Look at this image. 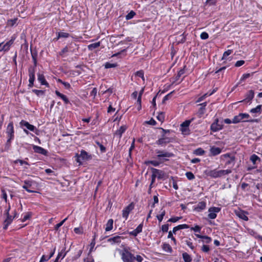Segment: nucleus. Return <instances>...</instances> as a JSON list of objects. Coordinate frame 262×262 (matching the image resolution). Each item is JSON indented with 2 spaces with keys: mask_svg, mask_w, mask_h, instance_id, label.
<instances>
[{
  "mask_svg": "<svg viewBox=\"0 0 262 262\" xmlns=\"http://www.w3.org/2000/svg\"><path fill=\"white\" fill-rule=\"evenodd\" d=\"M16 215V214H15ZM15 215L12 217L11 215H7L6 219L4 221V227L3 228L5 230H6L8 227V226L12 223L13 219L15 217Z\"/></svg>",
  "mask_w": 262,
  "mask_h": 262,
  "instance_id": "obj_15",
  "label": "nucleus"
},
{
  "mask_svg": "<svg viewBox=\"0 0 262 262\" xmlns=\"http://www.w3.org/2000/svg\"><path fill=\"white\" fill-rule=\"evenodd\" d=\"M187 178L189 180H192L193 179H194L195 177L194 176V174H193L192 172H187L185 174Z\"/></svg>",
  "mask_w": 262,
  "mask_h": 262,
  "instance_id": "obj_46",
  "label": "nucleus"
},
{
  "mask_svg": "<svg viewBox=\"0 0 262 262\" xmlns=\"http://www.w3.org/2000/svg\"><path fill=\"white\" fill-rule=\"evenodd\" d=\"M50 259V257H48V256H45V255H43L40 260L39 262H44L45 261H48Z\"/></svg>",
  "mask_w": 262,
  "mask_h": 262,
  "instance_id": "obj_63",
  "label": "nucleus"
},
{
  "mask_svg": "<svg viewBox=\"0 0 262 262\" xmlns=\"http://www.w3.org/2000/svg\"><path fill=\"white\" fill-rule=\"evenodd\" d=\"M100 46V42H97L95 43H91L88 46V48L89 50L92 51L94 49L98 48Z\"/></svg>",
  "mask_w": 262,
  "mask_h": 262,
  "instance_id": "obj_32",
  "label": "nucleus"
},
{
  "mask_svg": "<svg viewBox=\"0 0 262 262\" xmlns=\"http://www.w3.org/2000/svg\"><path fill=\"white\" fill-rule=\"evenodd\" d=\"M146 123L151 125H155L156 124V121L151 118L150 120L146 121Z\"/></svg>",
  "mask_w": 262,
  "mask_h": 262,
  "instance_id": "obj_64",
  "label": "nucleus"
},
{
  "mask_svg": "<svg viewBox=\"0 0 262 262\" xmlns=\"http://www.w3.org/2000/svg\"><path fill=\"white\" fill-rule=\"evenodd\" d=\"M114 221L113 219H109L105 225V230L106 231H111L113 227Z\"/></svg>",
  "mask_w": 262,
  "mask_h": 262,
  "instance_id": "obj_26",
  "label": "nucleus"
},
{
  "mask_svg": "<svg viewBox=\"0 0 262 262\" xmlns=\"http://www.w3.org/2000/svg\"><path fill=\"white\" fill-rule=\"evenodd\" d=\"M136 75L137 76H139L141 78H142V79L144 80V73L143 72V71H137L136 73Z\"/></svg>",
  "mask_w": 262,
  "mask_h": 262,
  "instance_id": "obj_57",
  "label": "nucleus"
},
{
  "mask_svg": "<svg viewBox=\"0 0 262 262\" xmlns=\"http://www.w3.org/2000/svg\"><path fill=\"white\" fill-rule=\"evenodd\" d=\"M171 141V139L168 137H165L164 135L163 137L158 140L156 143L159 145L162 146H165L167 143H170Z\"/></svg>",
  "mask_w": 262,
  "mask_h": 262,
  "instance_id": "obj_10",
  "label": "nucleus"
},
{
  "mask_svg": "<svg viewBox=\"0 0 262 262\" xmlns=\"http://www.w3.org/2000/svg\"><path fill=\"white\" fill-rule=\"evenodd\" d=\"M145 163L146 164H151L155 166H158L160 164V163L158 161H155V160L148 161L145 162Z\"/></svg>",
  "mask_w": 262,
  "mask_h": 262,
  "instance_id": "obj_49",
  "label": "nucleus"
},
{
  "mask_svg": "<svg viewBox=\"0 0 262 262\" xmlns=\"http://www.w3.org/2000/svg\"><path fill=\"white\" fill-rule=\"evenodd\" d=\"M35 69L36 67H30L28 69L29 77L28 86L29 88H32L34 85V82L35 80Z\"/></svg>",
  "mask_w": 262,
  "mask_h": 262,
  "instance_id": "obj_4",
  "label": "nucleus"
},
{
  "mask_svg": "<svg viewBox=\"0 0 262 262\" xmlns=\"http://www.w3.org/2000/svg\"><path fill=\"white\" fill-rule=\"evenodd\" d=\"M247 213L243 210H239L236 212V215L240 219L247 221L248 220V217L247 216Z\"/></svg>",
  "mask_w": 262,
  "mask_h": 262,
  "instance_id": "obj_20",
  "label": "nucleus"
},
{
  "mask_svg": "<svg viewBox=\"0 0 262 262\" xmlns=\"http://www.w3.org/2000/svg\"><path fill=\"white\" fill-rule=\"evenodd\" d=\"M184 69H181L178 73L177 75L174 77V80L173 81V83L177 82L180 77L184 74Z\"/></svg>",
  "mask_w": 262,
  "mask_h": 262,
  "instance_id": "obj_34",
  "label": "nucleus"
},
{
  "mask_svg": "<svg viewBox=\"0 0 262 262\" xmlns=\"http://www.w3.org/2000/svg\"><path fill=\"white\" fill-rule=\"evenodd\" d=\"M151 170L153 174H154L155 177H157L158 179H162L164 178L165 173L163 171L154 168H152Z\"/></svg>",
  "mask_w": 262,
  "mask_h": 262,
  "instance_id": "obj_12",
  "label": "nucleus"
},
{
  "mask_svg": "<svg viewBox=\"0 0 262 262\" xmlns=\"http://www.w3.org/2000/svg\"><path fill=\"white\" fill-rule=\"evenodd\" d=\"M201 227L198 225H195L194 227H191V230L194 231L195 232H200Z\"/></svg>",
  "mask_w": 262,
  "mask_h": 262,
  "instance_id": "obj_52",
  "label": "nucleus"
},
{
  "mask_svg": "<svg viewBox=\"0 0 262 262\" xmlns=\"http://www.w3.org/2000/svg\"><path fill=\"white\" fill-rule=\"evenodd\" d=\"M56 34H58V37L60 38H68L70 36V34L66 32H56Z\"/></svg>",
  "mask_w": 262,
  "mask_h": 262,
  "instance_id": "obj_40",
  "label": "nucleus"
},
{
  "mask_svg": "<svg viewBox=\"0 0 262 262\" xmlns=\"http://www.w3.org/2000/svg\"><path fill=\"white\" fill-rule=\"evenodd\" d=\"M67 220V217L65 218L63 220L60 222L59 223L56 224L54 227L55 230H58V229L63 224L65 221Z\"/></svg>",
  "mask_w": 262,
  "mask_h": 262,
  "instance_id": "obj_48",
  "label": "nucleus"
},
{
  "mask_svg": "<svg viewBox=\"0 0 262 262\" xmlns=\"http://www.w3.org/2000/svg\"><path fill=\"white\" fill-rule=\"evenodd\" d=\"M20 125L21 126L26 127L28 129L32 132H34L36 129V127L34 125L30 124L27 121H26L23 120L20 121Z\"/></svg>",
  "mask_w": 262,
  "mask_h": 262,
  "instance_id": "obj_14",
  "label": "nucleus"
},
{
  "mask_svg": "<svg viewBox=\"0 0 262 262\" xmlns=\"http://www.w3.org/2000/svg\"><path fill=\"white\" fill-rule=\"evenodd\" d=\"M17 19H18L17 18L9 19L8 20L7 25L9 26L12 27L16 24Z\"/></svg>",
  "mask_w": 262,
  "mask_h": 262,
  "instance_id": "obj_42",
  "label": "nucleus"
},
{
  "mask_svg": "<svg viewBox=\"0 0 262 262\" xmlns=\"http://www.w3.org/2000/svg\"><path fill=\"white\" fill-rule=\"evenodd\" d=\"M33 149L36 153L40 154L43 155H46L47 154V151L46 149L37 145H33Z\"/></svg>",
  "mask_w": 262,
  "mask_h": 262,
  "instance_id": "obj_19",
  "label": "nucleus"
},
{
  "mask_svg": "<svg viewBox=\"0 0 262 262\" xmlns=\"http://www.w3.org/2000/svg\"><path fill=\"white\" fill-rule=\"evenodd\" d=\"M121 259L123 262H134L136 260L137 262H142L143 260L142 257L139 255L134 256L129 251V248H124L120 252Z\"/></svg>",
  "mask_w": 262,
  "mask_h": 262,
  "instance_id": "obj_1",
  "label": "nucleus"
},
{
  "mask_svg": "<svg viewBox=\"0 0 262 262\" xmlns=\"http://www.w3.org/2000/svg\"><path fill=\"white\" fill-rule=\"evenodd\" d=\"M195 236L199 238L203 239V242L206 244L210 243L211 242V238L206 235H201L200 234H195Z\"/></svg>",
  "mask_w": 262,
  "mask_h": 262,
  "instance_id": "obj_24",
  "label": "nucleus"
},
{
  "mask_svg": "<svg viewBox=\"0 0 262 262\" xmlns=\"http://www.w3.org/2000/svg\"><path fill=\"white\" fill-rule=\"evenodd\" d=\"M134 205L133 203L129 204L127 206H126L125 208L122 210V216L125 220H127L128 215L130 211L134 209Z\"/></svg>",
  "mask_w": 262,
  "mask_h": 262,
  "instance_id": "obj_8",
  "label": "nucleus"
},
{
  "mask_svg": "<svg viewBox=\"0 0 262 262\" xmlns=\"http://www.w3.org/2000/svg\"><path fill=\"white\" fill-rule=\"evenodd\" d=\"M162 249L165 252L171 253L172 248L169 244L164 243L162 245Z\"/></svg>",
  "mask_w": 262,
  "mask_h": 262,
  "instance_id": "obj_29",
  "label": "nucleus"
},
{
  "mask_svg": "<svg viewBox=\"0 0 262 262\" xmlns=\"http://www.w3.org/2000/svg\"><path fill=\"white\" fill-rule=\"evenodd\" d=\"M116 67V64L114 63H111L109 62H107L105 64V68L106 69L114 68Z\"/></svg>",
  "mask_w": 262,
  "mask_h": 262,
  "instance_id": "obj_59",
  "label": "nucleus"
},
{
  "mask_svg": "<svg viewBox=\"0 0 262 262\" xmlns=\"http://www.w3.org/2000/svg\"><path fill=\"white\" fill-rule=\"evenodd\" d=\"M202 250L204 252H206V253H207L210 250V248H209V246L208 245H204L202 247Z\"/></svg>",
  "mask_w": 262,
  "mask_h": 262,
  "instance_id": "obj_56",
  "label": "nucleus"
},
{
  "mask_svg": "<svg viewBox=\"0 0 262 262\" xmlns=\"http://www.w3.org/2000/svg\"><path fill=\"white\" fill-rule=\"evenodd\" d=\"M222 157H223L225 158H229V159L226 162V165H228L230 164H232V165H234L235 157L234 156L230 157L229 154H226L222 155Z\"/></svg>",
  "mask_w": 262,
  "mask_h": 262,
  "instance_id": "obj_16",
  "label": "nucleus"
},
{
  "mask_svg": "<svg viewBox=\"0 0 262 262\" xmlns=\"http://www.w3.org/2000/svg\"><path fill=\"white\" fill-rule=\"evenodd\" d=\"M261 105H258L255 108H252L250 112L251 113H260L261 110Z\"/></svg>",
  "mask_w": 262,
  "mask_h": 262,
  "instance_id": "obj_38",
  "label": "nucleus"
},
{
  "mask_svg": "<svg viewBox=\"0 0 262 262\" xmlns=\"http://www.w3.org/2000/svg\"><path fill=\"white\" fill-rule=\"evenodd\" d=\"M168 227H169L168 224L163 225L161 227V229H162V231L163 232H167L168 230Z\"/></svg>",
  "mask_w": 262,
  "mask_h": 262,
  "instance_id": "obj_58",
  "label": "nucleus"
},
{
  "mask_svg": "<svg viewBox=\"0 0 262 262\" xmlns=\"http://www.w3.org/2000/svg\"><path fill=\"white\" fill-rule=\"evenodd\" d=\"M143 92V89H142L140 91L139 96L138 97L137 103L138 104V110H140L141 108V96L142 95Z\"/></svg>",
  "mask_w": 262,
  "mask_h": 262,
  "instance_id": "obj_36",
  "label": "nucleus"
},
{
  "mask_svg": "<svg viewBox=\"0 0 262 262\" xmlns=\"http://www.w3.org/2000/svg\"><path fill=\"white\" fill-rule=\"evenodd\" d=\"M219 119H216L214 122L211 125L210 129L212 131L215 132L221 130L223 128L222 125H220L218 123Z\"/></svg>",
  "mask_w": 262,
  "mask_h": 262,
  "instance_id": "obj_11",
  "label": "nucleus"
},
{
  "mask_svg": "<svg viewBox=\"0 0 262 262\" xmlns=\"http://www.w3.org/2000/svg\"><path fill=\"white\" fill-rule=\"evenodd\" d=\"M165 214V210L164 209H163V208H162L161 210V213L160 214L157 215V218L158 220V221H159V222H161L162 221Z\"/></svg>",
  "mask_w": 262,
  "mask_h": 262,
  "instance_id": "obj_37",
  "label": "nucleus"
},
{
  "mask_svg": "<svg viewBox=\"0 0 262 262\" xmlns=\"http://www.w3.org/2000/svg\"><path fill=\"white\" fill-rule=\"evenodd\" d=\"M84 262H94L92 255L89 253L88 257L84 259Z\"/></svg>",
  "mask_w": 262,
  "mask_h": 262,
  "instance_id": "obj_45",
  "label": "nucleus"
},
{
  "mask_svg": "<svg viewBox=\"0 0 262 262\" xmlns=\"http://www.w3.org/2000/svg\"><path fill=\"white\" fill-rule=\"evenodd\" d=\"M231 172L232 171L230 169L218 170L219 178L222 177L223 176L228 174Z\"/></svg>",
  "mask_w": 262,
  "mask_h": 262,
  "instance_id": "obj_27",
  "label": "nucleus"
},
{
  "mask_svg": "<svg viewBox=\"0 0 262 262\" xmlns=\"http://www.w3.org/2000/svg\"><path fill=\"white\" fill-rule=\"evenodd\" d=\"M232 52V50H228L227 51H225L224 54H223V57H222V59H226V58L229 56V55H230L231 54V53Z\"/></svg>",
  "mask_w": 262,
  "mask_h": 262,
  "instance_id": "obj_50",
  "label": "nucleus"
},
{
  "mask_svg": "<svg viewBox=\"0 0 262 262\" xmlns=\"http://www.w3.org/2000/svg\"><path fill=\"white\" fill-rule=\"evenodd\" d=\"M14 133L13 124L12 122H10L8 124L7 128V134Z\"/></svg>",
  "mask_w": 262,
  "mask_h": 262,
  "instance_id": "obj_35",
  "label": "nucleus"
},
{
  "mask_svg": "<svg viewBox=\"0 0 262 262\" xmlns=\"http://www.w3.org/2000/svg\"><path fill=\"white\" fill-rule=\"evenodd\" d=\"M142 227H143V224H140L136 229L135 230L137 232V233L139 234L142 231Z\"/></svg>",
  "mask_w": 262,
  "mask_h": 262,
  "instance_id": "obj_61",
  "label": "nucleus"
},
{
  "mask_svg": "<svg viewBox=\"0 0 262 262\" xmlns=\"http://www.w3.org/2000/svg\"><path fill=\"white\" fill-rule=\"evenodd\" d=\"M126 129V127L125 126H121L119 129H118L116 132V135H118L120 138L122 136V134L125 131Z\"/></svg>",
  "mask_w": 262,
  "mask_h": 262,
  "instance_id": "obj_33",
  "label": "nucleus"
},
{
  "mask_svg": "<svg viewBox=\"0 0 262 262\" xmlns=\"http://www.w3.org/2000/svg\"><path fill=\"white\" fill-rule=\"evenodd\" d=\"M96 143L99 147L100 149L101 152H104L105 151L106 148L102 144H101L100 142H99L98 141L96 142Z\"/></svg>",
  "mask_w": 262,
  "mask_h": 262,
  "instance_id": "obj_53",
  "label": "nucleus"
},
{
  "mask_svg": "<svg viewBox=\"0 0 262 262\" xmlns=\"http://www.w3.org/2000/svg\"><path fill=\"white\" fill-rule=\"evenodd\" d=\"M206 208V203L205 202L202 201L198 203L196 209L198 211H201L205 209Z\"/></svg>",
  "mask_w": 262,
  "mask_h": 262,
  "instance_id": "obj_30",
  "label": "nucleus"
},
{
  "mask_svg": "<svg viewBox=\"0 0 262 262\" xmlns=\"http://www.w3.org/2000/svg\"><path fill=\"white\" fill-rule=\"evenodd\" d=\"M37 79L41 85H45L48 87L49 86V83L46 80L45 76L42 74H37Z\"/></svg>",
  "mask_w": 262,
  "mask_h": 262,
  "instance_id": "obj_21",
  "label": "nucleus"
},
{
  "mask_svg": "<svg viewBox=\"0 0 262 262\" xmlns=\"http://www.w3.org/2000/svg\"><path fill=\"white\" fill-rule=\"evenodd\" d=\"M191 120H186L181 125V130L183 134L187 135L189 134V126L191 123Z\"/></svg>",
  "mask_w": 262,
  "mask_h": 262,
  "instance_id": "obj_6",
  "label": "nucleus"
},
{
  "mask_svg": "<svg viewBox=\"0 0 262 262\" xmlns=\"http://www.w3.org/2000/svg\"><path fill=\"white\" fill-rule=\"evenodd\" d=\"M135 15L136 13L134 11L132 10L125 16V19L126 20H129L133 18Z\"/></svg>",
  "mask_w": 262,
  "mask_h": 262,
  "instance_id": "obj_41",
  "label": "nucleus"
},
{
  "mask_svg": "<svg viewBox=\"0 0 262 262\" xmlns=\"http://www.w3.org/2000/svg\"><path fill=\"white\" fill-rule=\"evenodd\" d=\"M15 163H19V164L22 165L23 164H26V165H28V163L26 161H23L22 160H16L15 161H14V162Z\"/></svg>",
  "mask_w": 262,
  "mask_h": 262,
  "instance_id": "obj_60",
  "label": "nucleus"
},
{
  "mask_svg": "<svg viewBox=\"0 0 262 262\" xmlns=\"http://www.w3.org/2000/svg\"><path fill=\"white\" fill-rule=\"evenodd\" d=\"M210 151L211 155L214 156L219 155L221 152L222 150L220 148L213 146L211 147Z\"/></svg>",
  "mask_w": 262,
  "mask_h": 262,
  "instance_id": "obj_22",
  "label": "nucleus"
},
{
  "mask_svg": "<svg viewBox=\"0 0 262 262\" xmlns=\"http://www.w3.org/2000/svg\"><path fill=\"white\" fill-rule=\"evenodd\" d=\"M245 63L244 60H238L236 61V62L235 64V66L236 67H239L243 65Z\"/></svg>",
  "mask_w": 262,
  "mask_h": 262,
  "instance_id": "obj_62",
  "label": "nucleus"
},
{
  "mask_svg": "<svg viewBox=\"0 0 262 262\" xmlns=\"http://www.w3.org/2000/svg\"><path fill=\"white\" fill-rule=\"evenodd\" d=\"M164 118L165 116L163 113H161L157 117V119L161 122H163L164 120Z\"/></svg>",
  "mask_w": 262,
  "mask_h": 262,
  "instance_id": "obj_51",
  "label": "nucleus"
},
{
  "mask_svg": "<svg viewBox=\"0 0 262 262\" xmlns=\"http://www.w3.org/2000/svg\"><path fill=\"white\" fill-rule=\"evenodd\" d=\"M250 160L254 164H255L256 161H260V158L257 155L253 154L250 157Z\"/></svg>",
  "mask_w": 262,
  "mask_h": 262,
  "instance_id": "obj_43",
  "label": "nucleus"
},
{
  "mask_svg": "<svg viewBox=\"0 0 262 262\" xmlns=\"http://www.w3.org/2000/svg\"><path fill=\"white\" fill-rule=\"evenodd\" d=\"M155 152L157 154V157L159 159H161L162 158H171L174 156L172 153L165 150L156 149Z\"/></svg>",
  "mask_w": 262,
  "mask_h": 262,
  "instance_id": "obj_5",
  "label": "nucleus"
},
{
  "mask_svg": "<svg viewBox=\"0 0 262 262\" xmlns=\"http://www.w3.org/2000/svg\"><path fill=\"white\" fill-rule=\"evenodd\" d=\"M207 176L213 178H219L218 170L216 169L208 171L207 172Z\"/></svg>",
  "mask_w": 262,
  "mask_h": 262,
  "instance_id": "obj_23",
  "label": "nucleus"
},
{
  "mask_svg": "<svg viewBox=\"0 0 262 262\" xmlns=\"http://www.w3.org/2000/svg\"><path fill=\"white\" fill-rule=\"evenodd\" d=\"M199 105L201 106L199 111V113L201 115H203L205 113V107L207 105V102H205L204 103L199 104Z\"/></svg>",
  "mask_w": 262,
  "mask_h": 262,
  "instance_id": "obj_28",
  "label": "nucleus"
},
{
  "mask_svg": "<svg viewBox=\"0 0 262 262\" xmlns=\"http://www.w3.org/2000/svg\"><path fill=\"white\" fill-rule=\"evenodd\" d=\"M123 239V237L120 236H115L112 237H111L107 239V242L110 243L112 244H119L121 243V240Z\"/></svg>",
  "mask_w": 262,
  "mask_h": 262,
  "instance_id": "obj_17",
  "label": "nucleus"
},
{
  "mask_svg": "<svg viewBox=\"0 0 262 262\" xmlns=\"http://www.w3.org/2000/svg\"><path fill=\"white\" fill-rule=\"evenodd\" d=\"M76 157H77L76 161L79 164H81L84 161H88L92 159L91 155L84 150H81L79 155L76 154Z\"/></svg>",
  "mask_w": 262,
  "mask_h": 262,
  "instance_id": "obj_3",
  "label": "nucleus"
},
{
  "mask_svg": "<svg viewBox=\"0 0 262 262\" xmlns=\"http://www.w3.org/2000/svg\"><path fill=\"white\" fill-rule=\"evenodd\" d=\"M66 255V252H65V250H62L60 252H59L56 258L59 259L60 257L61 259H63Z\"/></svg>",
  "mask_w": 262,
  "mask_h": 262,
  "instance_id": "obj_44",
  "label": "nucleus"
},
{
  "mask_svg": "<svg viewBox=\"0 0 262 262\" xmlns=\"http://www.w3.org/2000/svg\"><path fill=\"white\" fill-rule=\"evenodd\" d=\"M181 218H182V217H178V216L171 217L168 220V222L175 223V222L178 221L179 220H180Z\"/></svg>",
  "mask_w": 262,
  "mask_h": 262,
  "instance_id": "obj_55",
  "label": "nucleus"
},
{
  "mask_svg": "<svg viewBox=\"0 0 262 262\" xmlns=\"http://www.w3.org/2000/svg\"><path fill=\"white\" fill-rule=\"evenodd\" d=\"M193 153L196 155L201 156L204 155V154L205 153V151L202 148H199L196 149L194 151Z\"/></svg>",
  "mask_w": 262,
  "mask_h": 262,
  "instance_id": "obj_39",
  "label": "nucleus"
},
{
  "mask_svg": "<svg viewBox=\"0 0 262 262\" xmlns=\"http://www.w3.org/2000/svg\"><path fill=\"white\" fill-rule=\"evenodd\" d=\"M254 96V92L253 90H249L245 95V98L241 101H238V102H251Z\"/></svg>",
  "mask_w": 262,
  "mask_h": 262,
  "instance_id": "obj_9",
  "label": "nucleus"
},
{
  "mask_svg": "<svg viewBox=\"0 0 262 262\" xmlns=\"http://www.w3.org/2000/svg\"><path fill=\"white\" fill-rule=\"evenodd\" d=\"M14 40H15V38L12 37V38L9 41L7 42L3 46V47L0 49V51H3L5 52H6V51H8V50H9L10 47L13 43Z\"/></svg>",
  "mask_w": 262,
  "mask_h": 262,
  "instance_id": "obj_13",
  "label": "nucleus"
},
{
  "mask_svg": "<svg viewBox=\"0 0 262 262\" xmlns=\"http://www.w3.org/2000/svg\"><path fill=\"white\" fill-rule=\"evenodd\" d=\"M32 92L34 93L38 96H42L44 95V91L42 90H33Z\"/></svg>",
  "mask_w": 262,
  "mask_h": 262,
  "instance_id": "obj_47",
  "label": "nucleus"
},
{
  "mask_svg": "<svg viewBox=\"0 0 262 262\" xmlns=\"http://www.w3.org/2000/svg\"><path fill=\"white\" fill-rule=\"evenodd\" d=\"M250 116L247 113H240L238 115L235 116L232 119V123L236 124L241 122H253V120H245V119H248Z\"/></svg>",
  "mask_w": 262,
  "mask_h": 262,
  "instance_id": "obj_2",
  "label": "nucleus"
},
{
  "mask_svg": "<svg viewBox=\"0 0 262 262\" xmlns=\"http://www.w3.org/2000/svg\"><path fill=\"white\" fill-rule=\"evenodd\" d=\"M202 39H206L209 37L208 34L205 32H202L200 35Z\"/></svg>",
  "mask_w": 262,
  "mask_h": 262,
  "instance_id": "obj_54",
  "label": "nucleus"
},
{
  "mask_svg": "<svg viewBox=\"0 0 262 262\" xmlns=\"http://www.w3.org/2000/svg\"><path fill=\"white\" fill-rule=\"evenodd\" d=\"M182 257L185 262H191L192 261L191 257L186 252H184L182 254Z\"/></svg>",
  "mask_w": 262,
  "mask_h": 262,
  "instance_id": "obj_31",
  "label": "nucleus"
},
{
  "mask_svg": "<svg viewBox=\"0 0 262 262\" xmlns=\"http://www.w3.org/2000/svg\"><path fill=\"white\" fill-rule=\"evenodd\" d=\"M55 94L58 97H60L66 104H68L70 103L69 99L67 97L66 95L60 93L58 91H55Z\"/></svg>",
  "mask_w": 262,
  "mask_h": 262,
  "instance_id": "obj_25",
  "label": "nucleus"
},
{
  "mask_svg": "<svg viewBox=\"0 0 262 262\" xmlns=\"http://www.w3.org/2000/svg\"><path fill=\"white\" fill-rule=\"evenodd\" d=\"M221 211V208L219 207H213L209 209V214L208 215L209 218L211 219H214L216 217V213Z\"/></svg>",
  "mask_w": 262,
  "mask_h": 262,
  "instance_id": "obj_7",
  "label": "nucleus"
},
{
  "mask_svg": "<svg viewBox=\"0 0 262 262\" xmlns=\"http://www.w3.org/2000/svg\"><path fill=\"white\" fill-rule=\"evenodd\" d=\"M24 185L23 186V188L29 192H34V191L31 190L29 189L31 187L33 183V181L31 180H25L24 182Z\"/></svg>",
  "mask_w": 262,
  "mask_h": 262,
  "instance_id": "obj_18",
  "label": "nucleus"
}]
</instances>
